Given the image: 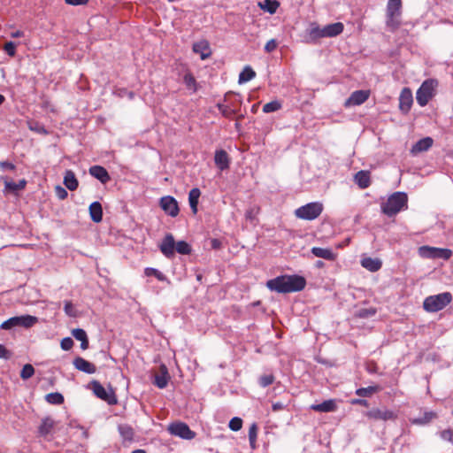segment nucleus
Here are the masks:
<instances>
[{
  "label": "nucleus",
  "instance_id": "f257e3e1",
  "mask_svg": "<svg viewBox=\"0 0 453 453\" xmlns=\"http://www.w3.org/2000/svg\"><path fill=\"white\" fill-rule=\"evenodd\" d=\"M306 286V280L300 275H280L266 282V287L271 291L277 293H291L303 290Z\"/></svg>",
  "mask_w": 453,
  "mask_h": 453
},
{
  "label": "nucleus",
  "instance_id": "f03ea898",
  "mask_svg": "<svg viewBox=\"0 0 453 453\" xmlns=\"http://www.w3.org/2000/svg\"><path fill=\"white\" fill-rule=\"evenodd\" d=\"M160 251L167 258L174 257L175 251L181 255H189L192 251L191 246L185 241L175 242L172 234H167L159 245Z\"/></svg>",
  "mask_w": 453,
  "mask_h": 453
},
{
  "label": "nucleus",
  "instance_id": "7ed1b4c3",
  "mask_svg": "<svg viewBox=\"0 0 453 453\" xmlns=\"http://www.w3.org/2000/svg\"><path fill=\"white\" fill-rule=\"evenodd\" d=\"M408 197L403 192H395L381 204V211L388 217H393L407 208Z\"/></svg>",
  "mask_w": 453,
  "mask_h": 453
},
{
  "label": "nucleus",
  "instance_id": "20e7f679",
  "mask_svg": "<svg viewBox=\"0 0 453 453\" xmlns=\"http://www.w3.org/2000/svg\"><path fill=\"white\" fill-rule=\"evenodd\" d=\"M451 301L452 295L449 292H443L426 297L423 302V308L427 312H437L444 309Z\"/></svg>",
  "mask_w": 453,
  "mask_h": 453
},
{
  "label": "nucleus",
  "instance_id": "39448f33",
  "mask_svg": "<svg viewBox=\"0 0 453 453\" xmlns=\"http://www.w3.org/2000/svg\"><path fill=\"white\" fill-rule=\"evenodd\" d=\"M437 85L438 82L434 79H427L423 81L416 93V100L420 106H426L433 98L435 94Z\"/></svg>",
  "mask_w": 453,
  "mask_h": 453
},
{
  "label": "nucleus",
  "instance_id": "423d86ee",
  "mask_svg": "<svg viewBox=\"0 0 453 453\" xmlns=\"http://www.w3.org/2000/svg\"><path fill=\"white\" fill-rule=\"evenodd\" d=\"M323 211V204L319 202L308 203L295 211V216L303 220H314Z\"/></svg>",
  "mask_w": 453,
  "mask_h": 453
},
{
  "label": "nucleus",
  "instance_id": "0eeeda50",
  "mask_svg": "<svg viewBox=\"0 0 453 453\" xmlns=\"http://www.w3.org/2000/svg\"><path fill=\"white\" fill-rule=\"evenodd\" d=\"M38 319L35 316L31 315H23V316H17L12 317L4 322L2 323L1 328L9 330L13 327L17 326H22L25 328H29L33 326L35 323H37Z\"/></svg>",
  "mask_w": 453,
  "mask_h": 453
},
{
  "label": "nucleus",
  "instance_id": "6e6552de",
  "mask_svg": "<svg viewBox=\"0 0 453 453\" xmlns=\"http://www.w3.org/2000/svg\"><path fill=\"white\" fill-rule=\"evenodd\" d=\"M418 255L424 258H443L448 260L452 256V250L449 249L421 246L418 248Z\"/></svg>",
  "mask_w": 453,
  "mask_h": 453
},
{
  "label": "nucleus",
  "instance_id": "1a4fd4ad",
  "mask_svg": "<svg viewBox=\"0 0 453 453\" xmlns=\"http://www.w3.org/2000/svg\"><path fill=\"white\" fill-rule=\"evenodd\" d=\"M168 431L171 434L185 440H191L196 436V433L190 430L189 426L183 422H174L170 424Z\"/></svg>",
  "mask_w": 453,
  "mask_h": 453
},
{
  "label": "nucleus",
  "instance_id": "9d476101",
  "mask_svg": "<svg viewBox=\"0 0 453 453\" xmlns=\"http://www.w3.org/2000/svg\"><path fill=\"white\" fill-rule=\"evenodd\" d=\"M159 204H160L161 209L167 215H169L173 218L176 217L180 212L177 200L171 196H163L160 199Z\"/></svg>",
  "mask_w": 453,
  "mask_h": 453
},
{
  "label": "nucleus",
  "instance_id": "9b49d317",
  "mask_svg": "<svg viewBox=\"0 0 453 453\" xmlns=\"http://www.w3.org/2000/svg\"><path fill=\"white\" fill-rule=\"evenodd\" d=\"M92 390L98 398L107 402L109 404L117 403V398L113 391L107 392L98 381L95 380L92 382Z\"/></svg>",
  "mask_w": 453,
  "mask_h": 453
},
{
  "label": "nucleus",
  "instance_id": "f8f14e48",
  "mask_svg": "<svg viewBox=\"0 0 453 453\" xmlns=\"http://www.w3.org/2000/svg\"><path fill=\"white\" fill-rule=\"evenodd\" d=\"M320 38H327L325 27H320L316 22L311 23L310 28L307 30L306 42L314 43Z\"/></svg>",
  "mask_w": 453,
  "mask_h": 453
},
{
  "label": "nucleus",
  "instance_id": "ddd939ff",
  "mask_svg": "<svg viewBox=\"0 0 453 453\" xmlns=\"http://www.w3.org/2000/svg\"><path fill=\"white\" fill-rule=\"evenodd\" d=\"M365 416L373 420H390L395 419L396 415L387 409H372L365 412Z\"/></svg>",
  "mask_w": 453,
  "mask_h": 453
},
{
  "label": "nucleus",
  "instance_id": "4468645a",
  "mask_svg": "<svg viewBox=\"0 0 453 453\" xmlns=\"http://www.w3.org/2000/svg\"><path fill=\"white\" fill-rule=\"evenodd\" d=\"M412 103H413V97H412V93L411 91L410 88H404L401 94H400V97H399V108L400 110L404 112V113H407L411 105H412Z\"/></svg>",
  "mask_w": 453,
  "mask_h": 453
},
{
  "label": "nucleus",
  "instance_id": "2eb2a0df",
  "mask_svg": "<svg viewBox=\"0 0 453 453\" xmlns=\"http://www.w3.org/2000/svg\"><path fill=\"white\" fill-rule=\"evenodd\" d=\"M369 96L370 92L368 90L354 91L346 100L345 106L360 105L368 99Z\"/></svg>",
  "mask_w": 453,
  "mask_h": 453
},
{
  "label": "nucleus",
  "instance_id": "dca6fc26",
  "mask_svg": "<svg viewBox=\"0 0 453 453\" xmlns=\"http://www.w3.org/2000/svg\"><path fill=\"white\" fill-rule=\"evenodd\" d=\"M88 171L91 176L97 179L103 184H106L111 180L109 173L101 165H93Z\"/></svg>",
  "mask_w": 453,
  "mask_h": 453
},
{
  "label": "nucleus",
  "instance_id": "f3484780",
  "mask_svg": "<svg viewBox=\"0 0 453 453\" xmlns=\"http://www.w3.org/2000/svg\"><path fill=\"white\" fill-rule=\"evenodd\" d=\"M73 364L77 370L88 374H93L96 371V368L94 364L87 361L86 359L81 357L74 358Z\"/></svg>",
  "mask_w": 453,
  "mask_h": 453
},
{
  "label": "nucleus",
  "instance_id": "a211bd4d",
  "mask_svg": "<svg viewBox=\"0 0 453 453\" xmlns=\"http://www.w3.org/2000/svg\"><path fill=\"white\" fill-rule=\"evenodd\" d=\"M169 380H170V376L168 373L167 367L165 365H161L159 367V373L155 375L153 383L158 388L162 389L167 386Z\"/></svg>",
  "mask_w": 453,
  "mask_h": 453
},
{
  "label": "nucleus",
  "instance_id": "6ab92c4d",
  "mask_svg": "<svg viewBox=\"0 0 453 453\" xmlns=\"http://www.w3.org/2000/svg\"><path fill=\"white\" fill-rule=\"evenodd\" d=\"M434 143V140L431 137H425L418 140L411 149V153L417 155L418 153L427 151Z\"/></svg>",
  "mask_w": 453,
  "mask_h": 453
},
{
  "label": "nucleus",
  "instance_id": "aec40b11",
  "mask_svg": "<svg viewBox=\"0 0 453 453\" xmlns=\"http://www.w3.org/2000/svg\"><path fill=\"white\" fill-rule=\"evenodd\" d=\"M361 265L366 270L375 273L381 268L382 262L379 258L366 257L361 259Z\"/></svg>",
  "mask_w": 453,
  "mask_h": 453
},
{
  "label": "nucleus",
  "instance_id": "412c9836",
  "mask_svg": "<svg viewBox=\"0 0 453 453\" xmlns=\"http://www.w3.org/2000/svg\"><path fill=\"white\" fill-rule=\"evenodd\" d=\"M214 161L216 165L221 171H224L229 167V157L227 153L223 150H216Z\"/></svg>",
  "mask_w": 453,
  "mask_h": 453
},
{
  "label": "nucleus",
  "instance_id": "4be33fe9",
  "mask_svg": "<svg viewBox=\"0 0 453 453\" xmlns=\"http://www.w3.org/2000/svg\"><path fill=\"white\" fill-rule=\"evenodd\" d=\"M193 51L200 54L201 58L206 59L211 55V49L207 41H199L193 44Z\"/></svg>",
  "mask_w": 453,
  "mask_h": 453
},
{
  "label": "nucleus",
  "instance_id": "5701e85b",
  "mask_svg": "<svg viewBox=\"0 0 453 453\" xmlns=\"http://www.w3.org/2000/svg\"><path fill=\"white\" fill-rule=\"evenodd\" d=\"M311 253L317 257L324 258L328 261H334L336 258V255L331 249L327 248L313 247Z\"/></svg>",
  "mask_w": 453,
  "mask_h": 453
},
{
  "label": "nucleus",
  "instance_id": "b1692460",
  "mask_svg": "<svg viewBox=\"0 0 453 453\" xmlns=\"http://www.w3.org/2000/svg\"><path fill=\"white\" fill-rule=\"evenodd\" d=\"M337 406L334 400H326L319 404H312L311 409L319 412H331L336 410Z\"/></svg>",
  "mask_w": 453,
  "mask_h": 453
},
{
  "label": "nucleus",
  "instance_id": "393cba45",
  "mask_svg": "<svg viewBox=\"0 0 453 453\" xmlns=\"http://www.w3.org/2000/svg\"><path fill=\"white\" fill-rule=\"evenodd\" d=\"M89 214L91 219L96 222L99 223L103 219V209L102 205L99 202H93L89 205Z\"/></svg>",
  "mask_w": 453,
  "mask_h": 453
},
{
  "label": "nucleus",
  "instance_id": "a878e982",
  "mask_svg": "<svg viewBox=\"0 0 453 453\" xmlns=\"http://www.w3.org/2000/svg\"><path fill=\"white\" fill-rule=\"evenodd\" d=\"M64 184L71 191L76 190L79 182L75 177V174L71 170H66L64 176Z\"/></svg>",
  "mask_w": 453,
  "mask_h": 453
},
{
  "label": "nucleus",
  "instance_id": "bb28decb",
  "mask_svg": "<svg viewBox=\"0 0 453 453\" xmlns=\"http://www.w3.org/2000/svg\"><path fill=\"white\" fill-rule=\"evenodd\" d=\"M344 25L342 22H335L325 26L326 35L327 38L335 37L343 32Z\"/></svg>",
  "mask_w": 453,
  "mask_h": 453
},
{
  "label": "nucleus",
  "instance_id": "cd10ccee",
  "mask_svg": "<svg viewBox=\"0 0 453 453\" xmlns=\"http://www.w3.org/2000/svg\"><path fill=\"white\" fill-rule=\"evenodd\" d=\"M387 15H398L402 14V0H388L386 9Z\"/></svg>",
  "mask_w": 453,
  "mask_h": 453
},
{
  "label": "nucleus",
  "instance_id": "c85d7f7f",
  "mask_svg": "<svg viewBox=\"0 0 453 453\" xmlns=\"http://www.w3.org/2000/svg\"><path fill=\"white\" fill-rule=\"evenodd\" d=\"M355 181L361 188L370 186V173L366 171H359L355 174Z\"/></svg>",
  "mask_w": 453,
  "mask_h": 453
},
{
  "label": "nucleus",
  "instance_id": "c756f323",
  "mask_svg": "<svg viewBox=\"0 0 453 453\" xmlns=\"http://www.w3.org/2000/svg\"><path fill=\"white\" fill-rule=\"evenodd\" d=\"M201 196V191L197 188H192L188 193V202L191 208V211L194 214L197 212V204L198 200Z\"/></svg>",
  "mask_w": 453,
  "mask_h": 453
},
{
  "label": "nucleus",
  "instance_id": "7c9ffc66",
  "mask_svg": "<svg viewBox=\"0 0 453 453\" xmlns=\"http://www.w3.org/2000/svg\"><path fill=\"white\" fill-rule=\"evenodd\" d=\"M72 335L77 340L81 342V348L82 349H87L88 348V339L87 333L85 330L81 328H76L72 331Z\"/></svg>",
  "mask_w": 453,
  "mask_h": 453
},
{
  "label": "nucleus",
  "instance_id": "2f4dec72",
  "mask_svg": "<svg viewBox=\"0 0 453 453\" xmlns=\"http://www.w3.org/2000/svg\"><path fill=\"white\" fill-rule=\"evenodd\" d=\"M183 82L189 91L196 93L198 90V83L190 72H187L183 76Z\"/></svg>",
  "mask_w": 453,
  "mask_h": 453
},
{
  "label": "nucleus",
  "instance_id": "473e14b6",
  "mask_svg": "<svg viewBox=\"0 0 453 453\" xmlns=\"http://www.w3.org/2000/svg\"><path fill=\"white\" fill-rule=\"evenodd\" d=\"M256 76L255 71L249 65L245 66L239 74L238 82L240 84L251 81Z\"/></svg>",
  "mask_w": 453,
  "mask_h": 453
},
{
  "label": "nucleus",
  "instance_id": "72a5a7b5",
  "mask_svg": "<svg viewBox=\"0 0 453 453\" xmlns=\"http://www.w3.org/2000/svg\"><path fill=\"white\" fill-rule=\"evenodd\" d=\"M54 421L50 418H43L38 428L40 434L44 436L49 434L54 427Z\"/></svg>",
  "mask_w": 453,
  "mask_h": 453
},
{
  "label": "nucleus",
  "instance_id": "f704fd0d",
  "mask_svg": "<svg viewBox=\"0 0 453 453\" xmlns=\"http://www.w3.org/2000/svg\"><path fill=\"white\" fill-rule=\"evenodd\" d=\"M386 25L391 31H395L401 26V16L386 14Z\"/></svg>",
  "mask_w": 453,
  "mask_h": 453
},
{
  "label": "nucleus",
  "instance_id": "c9c22d12",
  "mask_svg": "<svg viewBox=\"0 0 453 453\" xmlns=\"http://www.w3.org/2000/svg\"><path fill=\"white\" fill-rule=\"evenodd\" d=\"M118 429H119V432L121 437L123 438V440L129 441L133 440L134 430L130 426L119 425Z\"/></svg>",
  "mask_w": 453,
  "mask_h": 453
},
{
  "label": "nucleus",
  "instance_id": "e433bc0d",
  "mask_svg": "<svg viewBox=\"0 0 453 453\" xmlns=\"http://www.w3.org/2000/svg\"><path fill=\"white\" fill-rule=\"evenodd\" d=\"M217 106L221 114L226 118L230 119L237 112V110L232 105L218 104Z\"/></svg>",
  "mask_w": 453,
  "mask_h": 453
},
{
  "label": "nucleus",
  "instance_id": "4c0bfd02",
  "mask_svg": "<svg viewBox=\"0 0 453 453\" xmlns=\"http://www.w3.org/2000/svg\"><path fill=\"white\" fill-rule=\"evenodd\" d=\"M46 401L50 404L59 405L64 403V396L58 392L50 393L45 396Z\"/></svg>",
  "mask_w": 453,
  "mask_h": 453
},
{
  "label": "nucleus",
  "instance_id": "58836bf2",
  "mask_svg": "<svg viewBox=\"0 0 453 453\" xmlns=\"http://www.w3.org/2000/svg\"><path fill=\"white\" fill-rule=\"evenodd\" d=\"M144 273L146 276H154L160 281H165L167 280L164 273L155 268L148 267L145 269Z\"/></svg>",
  "mask_w": 453,
  "mask_h": 453
},
{
  "label": "nucleus",
  "instance_id": "ea45409f",
  "mask_svg": "<svg viewBox=\"0 0 453 453\" xmlns=\"http://www.w3.org/2000/svg\"><path fill=\"white\" fill-rule=\"evenodd\" d=\"M1 180L4 183V192H16L18 191L17 183L12 181L9 177L2 176Z\"/></svg>",
  "mask_w": 453,
  "mask_h": 453
},
{
  "label": "nucleus",
  "instance_id": "a19ab883",
  "mask_svg": "<svg viewBox=\"0 0 453 453\" xmlns=\"http://www.w3.org/2000/svg\"><path fill=\"white\" fill-rule=\"evenodd\" d=\"M378 390H379V387L371 386V387L360 388L357 389L356 394L358 396L365 397V396L371 395L372 394L377 392Z\"/></svg>",
  "mask_w": 453,
  "mask_h": 453
},
{
  "label": "nucleus",
  "instance_id": "79ce46f5",
  "mask_svg": "<svg viewBox=\"0 0 453 453\" xmlns=\"http://www.w3.org/2000/svg\"><path fill=\"white\" fill-rule=\"evenodd\" d=\"M280 108H281V104L279 101H272V102L265 104L263 106V111L265 113H270V112L277 111Z\"/></svg>",
  "mask_w": 453,
  "mask_h": 453
},
{
  "label": "nucleus",
  "instance_id": "37998d69",
  "mask_svg": "<svg viewBox=\"0 0 453 453\" xmlns=\"http://www.w3.org/2000/svg\"><path fill=\"white\" fill-rule=\"evenodd\" d=\"M34 374H35V368L30 364L25 365L20 372V377L22 380H28Z\"/></svg>",
  "mask_w": 453,
  "mask_h": 453
},
{
  "label": "nucleus",
  "instance_id": "c03bdc74",
  "mask_svg": "<svg viewBox=\"0 0 453 453\" xmlns=\"http://www.w3.org/2000/svg\"><path fill=\"white\" fill-rule=\"evenodd\" d=\"M278 7L279 3L272 0H265L264 4L261 5L262 9L267 11L271 14L274 13Z\"/></svg>",
  "mask_w": 453,
  "mask_h": 453
},
{
  "label": "nucleus",
  "instance_id": "a18cd8bd",
  "mask_svg": "<svg viewBox=\"0 0 453 453\" xmlns=\"http://www.w3.org/2000/svg\"><path fill=\"white\" fill-rule=\"evenodd\" d=\"M274 381L273 374H264L259 378V385L263 388L268 387Z\"/></svg>",
  "mask_w": 453,
  "mask_h": 453
},
{
  "label": "nucleus",
  "instance_id": "49530a36",
  "mask_svg": "<svg viewBox=\"0 0 453 453\" xmlns=\"http://www.w3.org/2000/svg\"><path fill=\"white\" fill-rule=\"evenodd\" d=\"M376 309L374 308H364L357 311V316L361 319H366L376 314Z\"/></svg>",
  "mask_w": 453,
  "mask_h": 453
},
{
  "label": "nucleus",
  "instance_id": "de8ad7c7",
  "mask_svg": "<svg viewBox=\"0 0 453 453\" xmlns=\"http://www.w3.org/2000/svg\"><path fill=\"white\" fill-rule=\"evenodd\" d=\"M242 426V420L241 418L234 417L229 421V428L232 431H239Z\"/></svg>",
  "mask_w": 453,
  "mask_h": 453
},
{
  "label": "nucleus",
  "instance_id": "09e8293b",
  "mask_svg": "<svg viewBox=\"0 0 453 453\" xmlns=\"http://www.w3.org/2000/svg\"><path fill=\"white\" fill-rule=\"evenodd\" d=\"M16 43L13 42H7L4 46V50L10 57H14L16 54Z\"/></svg>",
  "mask_w": 453,
  "mask_h": 453
},
{
  "label": "nucleus",
  "instance_id": "8fccbe9b",
  "mask_svg": "<svg viewBox=\"0 0 453 453\" xmlns=\"http://www.w3.org/2000/svg\"><path fill=\"white\" fill-rule=\"evenodd\" d=\"M65 312L69 317H75L76 316V311L71 301H65V306H64Z\"/></svg>",
  "mask_w": 453,
  "mask_h": 453
},
{
  "label": "nucleus",
  "instance_id": "3c124183",
  "mask_svg": "<svg viewBox=\"0 0 453 453\" xmlns=\"http://www.w3.org/2000/svg\"><path fill=\"white\" fill-rule=\"evenodd\" d=\"M440 437L443 441H452V440H453V430L449 428V429H445V430L441 431L440 433Z\"/></svg>",
  "mask_w": 453,
  "mask_h": 453
},
{
  "label": "nucleus",
  "instance_id": "603ef678",
  "mask_svg": "<svg viewBox=\"0 0 453 453\" xmlns=\"http://www.w3.org/2000/svg\"><path fill=\"white\" fill-rule=\"evenodd\" d=\"M257 426L253 423L249 428V441H257Z\"/></svg>",
  "mask_w": 453,
  "mask_h": 453
},
{
  "label": "nucleus",
  "instance_id": "864d4df0",
  "mask_svg": "<svg viewBox=\"0 0 453 453\" xmlns=\"http://www.w3.org/2000/svg\"><path fill=\"white\" fill-rule=\"evenodd\" d=\"M73 345V341L70 337H65L61 341L60 346L64 350H69Z\"/></svg>",
  "mask_w": 453,
  "mask_h": 453
},
{
  "label": "nucleus",
  "instance_id": "5fc2aeb1",
  "mask_svg": "<svg viewBox=\"0 0 453 453\" xmlns=\"http://www.w3.org/2000/svg\"><path fill=\"white\" fill-rule=\"evenodd\" d=\"M55 191H56L57 196L61 200L65 199L68 196L67 191L61 186H57L55 188Z\"/></svg>",
  "mask_w": 453,
  "mask_h": 453
},
{
  "label": "nucleus",
  "instance_id": "6e6d98bb",
  "mask_svg": "<svg viewBox=\"0 0 453 453\" xmlns=\"http://www.w3.org/2000/svg\"><path fill=\"white\" fill-rule=\"evenodd\" d=\"M277 48V42L274 40V39H271L269 40L265 46V50L266 52H272L275 49Z\"/></svg>",
  "mask_w": 453,
  "mask_h": 453
},
{
  "label": "nucleus",
  "instance_id": "4d7b16f0",
  "mask_svg": "<svg viewBox=\"0 0 453 453\" xmlns=\"http://www.w3.org/2000/svg\"><path fill=\"white\" fill-rule=\"evenodd\" d=\"M0 168L2 170H10L14 171L16 169V166L14 164L8 162V161H1L0 162Z\"/></svg>",
  "mask_w": 453,
  "mask_h": 453
},
{
  "label": "nucleus",
  "instance_id": "13d9d810",
  "mask_svg": "<svg viewBox=\"0 0 453 453\" xmlns=\"http://www.w3.org/2000/svg\"><path fill=\"white\" fill-rule=\"evenodd\" d=\"M11 356L12 353L3 344H0V358L9 359Z\"/></svg>",
  "mask_w": 453,
  "mask_h": 453
},
{
  "label": "nucleus",
  "instance_id": "bf43d9fd",
  "mask_svg": "<svg viewBox=\"0 0 453 453\" xmlns=\"http://www.w3.org/2000/svg\"><path fill=\"white\" fill-rule=\"evenodd\" d=\"M67 4L70 5H80V4H85L88 3V0H65Z\"/></svg>",
  "mask_w": 453,
  "mask_h": 453
},
{
  "label": "nucleus",
  "instance_id": "052dcab7",
  "mask_svg": "<svg viewBox=\"0 0 453 453\" xmlns=\"http://www.w3.org/2000/svg\"><path fill=\"white\" fill-rule=\"evenodd\" d=\"M211 246L214 250H218L221 247V242L218 239H212L211 241Z\"/></svg>",
  "mask_w": 453,
  "mask_h": 453
},
{
  "label": "nucleus",
  "instance_id": "680f3d73",
  "mask_svg": "<svg viewBox=\"0 0 453 453\" xmlns=\"http://www.w3.org/2000/svg\"><path fill=\"white\" fill-rule=\"evenodd\" d=\"M272 408H273V411H278L284 409V404L280 402H277V403H273Z\"/></svg>",
  "mask_w": 453,
  "mask_h": 453
},
{
  "label": "nucleus",
  "instance_id": "e2e57ef3",
  "mask_svg": "<svg viewBox=\"0 0 453 453\" xmlns=\"http://www.w3.org/2000/svg\"><path fill=\"white\" fill-rule=\"evenodd\" d=\"M435 417H436V415L434 412H432V411L426 412V413H425V421L423 423L428 422Z\"/></svg>",
  "mask_w": 453,
  "mask_h": 453
},
{
  "label": "nucleus",
  "instance_id": "0e129e2a",
  "mask_svg": "<svg viewBox=\"0 0 453 453\" xmlns=\"http://www.w3.org/2000/svg\"><path fill=\"white\" fill-rule=\"evenodd\" d=\"M353 403L355 404H360L362 406H365V407H367L369 404H368V402L365 399H356V400H353L352 402Z\"/></svg>",
  "mask_w": 453,
  "mask_h": 453
},
{
  "label": "nucleus",
  "instance_id": "69168bd1",
  "mask_svg": "<svg viewBox=\"0 0 453 453\" xmlns=\"http://www.w3.org/2000/svg\"><path fill=\"white\" fill-rule=\"evenodd\" d=\"M26 185H27V180L25 179L20 180L17 183L18 191L24 189L26 188Z\"/></svg>",
  "mask_w": 453,
  "mask_h": 453
},
{
  "label": "nucleus",
  "instance_id": "338daca9",
  "mask_svg": "<svg viewBox=\"0 0 453 453\" xmlns=\"http://www.w3.org/2000/svg\"><path fill=\"white\" fill-rule=\"evenodd\" d=\"M10 35L12 38H19V37H22L24 35V33L20 30H17L15 32L11 33Z\"/></svg>",
  "mask_w": 453,
  "mask_h": 453
},
{
  "label": "nucleus",
  "instance_id": "774afa93",
  "mask_svg": "<svg viewBox=\"0 0 453 453\" xmlns=\"http://www.w3.org/2000/svg\"><path fill=\"white\" fill-rule=\"evenodd\" d=\"M28 126L30 127L31 129H34L32 127H36V129H39V127H42L41 124H39L37 122H29Z\"/></svg>",
  "mask_w": 453,
  "mask_h": 453
}]
</instances>
